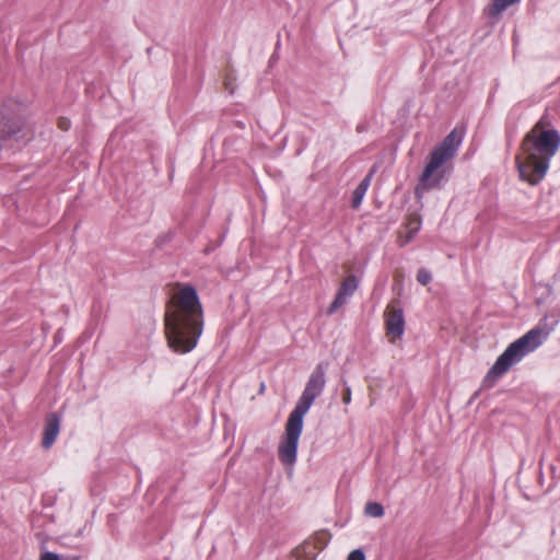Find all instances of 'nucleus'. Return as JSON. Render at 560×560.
<instances>
[{"mask_svg": "<svg viewBox=\"0 0 560 560\" xmlns=\"http://www.w3.org/2000/svg\"><path fill=\"white\" fill-rule=\"evenodd\" d=\"M202 307L194 287L186 285L173 298L165 313V335L176 353L190 352L202 334Z\"/></svg>", "mask_w": 560, "mask_h": 560, "instance_id": "nucleus-1", "label": "nucleus"}, {"mask_svg": "<svg viewBox=\"0 0 560 560\" xmlns=\"http://www.w3.org/2000/svg\"><path fill=\"white\" fill-rule=\"evenodd\" d=\"M559 148L560 133L555 128L541 132L528 131L521 143L523 155L515 159L520 178L533 186L539 184Z\"/></svg>", "mask_w": 560, "mask_h": 560, "instance_id": "nucleus-2", "label": "nucleus"}, {"mask_svg": "<svg viewBox=\"0 0 560 560\" xmlns=\"http://www.w3.org/2000/svg\"><path fill=\"white\" fill-rule=\"evenodd\" d=\"M548 335V330H544L541 327L536 326L512 342L488 371L483 380V386L492 387L513 364L520 362L527 353L537 349Z\"/></svg>", "mask_w": 560, "mask_h": 560, "instance_id": "nucleus-3", "label": "nucleus"}, {"mask_svg": "<svg viewBox=\"0 0 560 560\" xmlns=\"http://www.w3.org/2000/svg\"><path fill=\"white\" fill-rule=\"evenodd\" d=\"M462 142L456 130L451 131L444 140L431 152L430 161L425 165L415 194L418 199L422 198V191L440 186L443 172H435L447 161L452 160Z\"/></svg>", "mask_w": 560, "mask_h": 560, "instance_id": "nucleus-4", "label": "nucleus"}, {"mask_svg": "<svg viewBox=\"0 0 560 560\" xmlns=\"http://www.w3.org/2000/svg\"><path fill=\"white\" fill-rule=\"evenodd\" d=\"M326 366L324 363H318L314 371L312 372L306 386L299 398L294 409L290 413L296 418H301L303 420L306 412L310 410L314 400L323 393L326 380Z\"/></svg>", "mask_w": 560, "mask_h": 560, "instance_id": "nucleus-5", "label": "nucleus"}, {"mask_svg": "<svg viewBox=\"0 0 560 560\" xmlns=\"http://www.w3.org/2000/svg\"><path fill=\"white\" fill-rule=\"evenodd\" d=\"M303 430V420L289 416L284 438L280 442L278 457L283 465H293L296 460L299 439Z\"/></svg>", "mask_w": 560, "mask_h": 560, "instance_id": "nucleus-6", "label": "nucleus"}, {"mask_svg": "<svg viewBox=\"0 0 560 560\" xmlns=\"http://www.w3.org/2000/svg\"><path fill=\"white\" fill-rule=\"evenodd\" d=\"M385 325L387 336L390 337L392 342L401 338L405 332V317L402 308L390 303L385 311Z\"/></svg>", "mask_w": 560, "mask_h": 560, "instance_id": "nucleus-7", "label": "nucleus"}, {"mask_svg": "<svg viewBox=\"0 0 560 560\" xmlns=\"http://www.w3.org/2000/svg\"><path fill=\"white\" fill-rule=\"evenodd\" d=\"M359 280L354 275L348 276L340 284L338 292L328 307L327 314L331 315L337 312L341 306L347 304L348 299L353 295L358 289Z\"/></svg>", "mask_w": 560, "mask_h": 560, "instance_id": "nucleus-8", "label": "nucleus"}, {"mask_svg": "<svg viewBox=\"0 0 560 560\" xmlns=\"http://www.w3.org/2000/svg\"><path fill=\"white\" fill-rule=\"evenodd\" d=\"M60 422L61 418L57 413L47 417L42 442L44 448H49L55 443L60 431Z\"/></svg>", "mask_w": 560, "mask_h": 560, "instance_id": "nucleus-9", "label": "nucleus"}, {"mask_svg": "<svg viewBox=\"0 0 560 560\" xmlns=\"http://www.w3.org/2000/svg\"><path fill=\"white\" fill-rule=\"evenodd\" d=\"M373 176V172L369 173L362 182L357 186L352 195V208L357 209L360 207L364 195L370 186L371 178Z\"/></svg>", "mask_w": 560, "mask_h": 560, "instance_id": "nucleus-10", "label": "nucleus"}, {"mask_svg": "<svg viewBox=\"0 0 560 560\" xmlns=\"http://www.w3.org/2000/svg\"><path fill=\"white\" fill-rule=\"evenodd\" d=\"M521 0H492L488 9V14L491 18L500 15L506 8L520 2Z\"/></svg>", "mask_w": 560, "mask_h": 560, "instance_id": "nucleus-11", "label": "nucleus"}, {"mask_svg": "<svg viewBox=\"0 0 560 560\" xmlns=\"http://www.w3.org/2000/svg\"><path fill=\"white\" fill-rule=\"evenodd\" d=\"M406 228L408 230V236H407V241L406 242H409L410 240L413 238L415 234L421 228V218H420V215L417 214V213L411 214L408 218V222L406 224Z\"/></svg>", "mask_w": 560, "mask_h": 560, "instance_id": "nucleus-12", "label": "nucleus"}, {"mask_svg": "<svg viewBox=\"0 0 560 560\" xmlns=\"http://www.w3.org/2000/svg\"><path fill=\"white\" fill-rule=\"evenodd\" d=\"M364 512L372 517H382L384 515V508L377 502H369L364 508Z\"/></svg>", "mask_w": 560, "mask_h": 560, "instance_id": "nucleus-13", "label": "nucleus"}, {"mask_svg": "<svg viewBox=\"0 0 560 560\" xmlns=\"http://www.w3.org/2000/svg\"><path fill=\"white\" fill-rule=\"evenodd\" d=\"M551 128V121L547 115H544L529 131H548Z\"/></svg>", "mask_w": 560, "mask_h": 560, "instance_id": "nucleus-14", "label": "nucleus"}, {"mask_svg": "<svg viewBox=\"0 0 560 560\" xmlns=\"http://www.w3.org/2000/svg\"><path fill=\"white\" fill-rule=\"evenodd\" d=\"M432 280V275L429 270L424 269V268H421L418 270V273H417V281L422 284V285H427L428 283H430Z\"/></svg>", "mask_w": 560, "mask_h": 560, "instance_id": "nucleus-15", "label": "nucleus"}, {"mask_svg": "<svg viewBox=\"0 0 560 560\" xmlns=\"http://www.w3.org/2000/svg\"><path fill=\"white\" fill-rule=\"evenodd\" d=\"M78 556H70L65 559L60 558L58 555L54 552H45L40 556V560H79Z\"/></svg>", "mask_w": 560, "mask_h": 560, "instance_id": "nucleus-16", "label": "nucleus"}, {"mask_svg": "<svg viewBox=\"0 0 560 560\" xmlns=\"http://www.w3.org/2000/svg\"><path fill=\"white\" fill-rule=\"evenodd\" d=\"M235 78L228 73L224 78V88L228 90L231 94L234 93L235 84H234Z\"/></svg>", "mask_w": 560, "mask_h": 560, "instance_id": "nucleus-17", "label": "nucleus"}, {"mask_svg": "<svg viewBox=\"0 0 560 560\" xmlns=\"http://www.w3.org/2000/svg\"><path fill=\"white\" fill-rule=\"evenodd\" d=\"M57 126L62 131H68L71 127V121L67 117H59L57 120Z\"/></svg>", "mask_w": 560, "mask_h": 560, "instance_id": "nucleus-18", "label": "nucleus"}, {"mask_svg": "<svg viewBox=\"0 0 560 560\" xmlns=\"http://www.w3.org/2000/svg\"><path fill=\"white\" fill-rule=\"evenodd\" d=\"M347 560H365V555L361 549L351 551Z\"/></svg>", "mask_w": 560, "mask_h": 560, "instance_id": "nucleus-19", "label": "nucleus"}, {"mask_svg": "<svg viewBox=\"0 0 560 560\" xmlns=\"http://www.w3.org/2000/svg\"><path fill=\"white\" fill-rule=\"evenodd\" d=\"M342 401L343 404L348 405L351 401V389L350 387H346V389L342 393Z\"/></svg>", "mask_w": 560, "mask_h": 560, "instance_id": "nucleus-20", "label": "nucleus"}, {"mask_svg": "<svg viewBox=\"0 0 560 560\" xmlns=\"http://www.w3.org/2000/svg\"><path fill=\"white\" fill-rule=\"evenodd\" d=\"M264 390H265V384H264V383H261V384H260L259 393L261 394V393H264Z\"/></svg>", "mask_w": 560, "mask_h": 560, "instance_id": "nucleus-21", "label": "nucleus"}]
</instances>
